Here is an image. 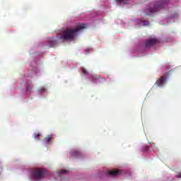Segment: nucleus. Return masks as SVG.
<instances>
[{"instance_id": "7", "label": "nucleus", "mask_w": 181, "mask_h": 181, "mask_svg": "<svg viewBox=\"0 0 181 181\" xmlns=\"http://www.w3.org/2000/svg\"><path fill=\"white\" fill-rule=\"evenodd\" d=\"M121 173V170H111L107 172L108 176H117V175H119Z\"/></svg>"}, {"instance_id": "18", "label": "nucleus", "mask_w": 181, "mask_h": 181, "mask_svg": "<svg viewBox=\"0 0 181 181\" xmlns=\"http://www.w3.org/2000/svg\"><path fill=\"white\" fill-rule=\"evenodd\" d=\"M83 74H88V71H87V70H86V69L83 70Z\"/></svg>"}, {"instance_id": "9", "label": "nucleus", "mask_w": 181, "mask_h": 181, "mask_svg": "<svg viewBox=\"0 0 181 181\" xmlns=\"http://www.w3.org/2000/svg\"><path fill=\"white\" fill-rule=\"evenodd\" d=\"M57 40H56L54 39H51L49 41V47H54L55 46H57Z\"/></svg>"}, {"instance_id": "4", "label": "nucleus", "mask_w": 181, "mask_h": 181, "mask_svg": "<svg viewBox=\"0 0 181 181\" xmlns=\"http://www.w3.org/2000/svg\"><path fill=\"white\" fill-rule=\"evenodd\" d=\"M166 80H168V77L163 76L158 80L156 81L155 84L158 87H163V85L166 84Z\"/></svg>"}, {"instance_id": "5", "label": "nucleus", "mask_w": 181, "mask_h": 181, "mask_svg": "<svg viewBox=\"0 0 181 181\" xmlns=\"http://www.w3.org/2000/svg\"><path fill=\"white\" fill-rule=\"evenodd\" d=\"M158 43V39L156 38H150L146 41L145 47H151V46H153V45H156Z\"/></svg>"}, {"instance_id": "12", "label": "nucleus", "mask_w": 181, "mask_h": 181, "mask_svg": "<svg viewBox=\"0 0 181 181\" xmlns=\"http://www.w3.org/2000/svg\"><path fill=\"white\" fill-rule=\"evenodd\" d=\"M117 2H121L122 4H124V5L128 4L129 2V0H117Z\"/></svg>"}, {"instance_id": "16", "label": "nucleus", "mask_w": 181, "mask_h": 181, "mask_svg": "<svg viewBox=\"0 0 181 181\" xmlns=\"http://www.w3.org/2000/svg\"><path fill=\"white\" fill-rule=\"evenodd\" d=\"M175 177L181 178V172L178 173L175 175Z\"/></svg>"}, {"instance_id": "11", "label": "nucleus", "mask_w": 181, "mask_h": 181, "mask_svg": "<svg viewBox=\"0 0 181 181\" xmlns=\"http://www.w3.org/2000/svg\"><path fill=\"white\" fill-rule=\"evenodd\" d=\"M139 26H149V21L141 20L139 22Z\"/></svg>"}, {"instance_id": "6", "label": "nucleus", "mask_w": 181, "mask_h": 181, "mask_svg": "<svg viewBox=\"0 0 181 181\" xmlns=\"http://www.w3.org/2000/svg\"><path fill=\"white\" fill-rule=\"evenodd\" d=\"M53 140V135H48L47 137H45L43 139L44 144L45 145H49V144L51 142V141Z\"/></svg>"}, {"instance_id": "3", "label": "nucleus", "mask_w": 181, "mask_h": 181, "mask_svg": "<svg viewBox=\"0 0 181 181\" xmlns=\"http://www.w3.org/2000/svg\"><path fill=\"white\" fill-rule=\"evenodd\" d=\"M46 170L43 168H36L33 171L32 177L35 180H42L46 177Z\"/></svg>"}, {"instance_id": "1", "label": "nucleus", "mask_w": 181, "mask_h": 181, "mask_svg": "<svg viewBox=\"0 0 181 181\" xmlns=\"http://www.w3.org/2000/svg\"><path fill=\"white\" fill-rule=\"evenodd\" d=\"M86 28H87V24L84 23L77 25L75 28H68L62 33L59 39L61 40L71 42L74 40V37L78 32H81V30Z\"/></svg>"}, {"instance_id": "2", "label": "nucleus", "mask_w": 181, "mask_h": 181, "mask_svg": "<svg viewBox=\"0 0 181 181\" xmlns=\"http://www.w3.org/2000/svg\"><path fill=\"white\" fill-rule=\"evenodd\" d=\"M168 6V0H160L158 1H156L154 6L150 8H146L144 11V13L145 15H152V13H155V12H158V11H160V9H163V8H166Z\"/></svg>"}, {"instance_id": "13", "label": "nucleus", "mask_w": 181, "mask_h": 181, "mask_svg": "<svg viewBox=\"0 0 181 181\" xmlns=\"http://www.w3.org/2000/svg\"><path fill=\"white\" fill-rule=\"evenodd\" d=\"M58 173H60L61 175H66V173H68L67 170H60Z\"/></svg>"}, {"instance_id": "15", "label": "nucleus", "mask_w": 181, "mask_h": 181, "mask_svg": "<svg viewBox=\"0 0 181 181\" xmlns=\"http://www.w3.org/2000/svg\"><path fill=\"white\" fill-rule=\"evenodd\" d=\"M39 136H40V134H37L35 135L34 138L35 139H36L37 141H39Z\"/></svg>"}, {"instance_id": "14", "label": "nucleus", "mask_w": 181, "mask_h": 181, "mask_svg": "<svg viewBox=\"0 0 181 181\" xmlns=\"http://www.w3.org/2000/svg\"><path fill=\"white\" fill-rule=\"evenodd\" d=\"M143 151H144V152H148V151H149L148 146H144V148H143Z\"/></svg>"}, {"instance_id": "10", "label": "nucleus", "mask_w": 181, "mask_h": 181, "mask_svg": "<svg viewBox=\"0 0 181 181\" xmlns=\"http://www.w3.org/2000/svg\"><path fill=\"white\" fill-rule=\"evenodd\" d=\"M101 78V76L100 75H91L90 76V80L93 81V83H95V81H98Z\"/></svg>"}, {"instance_id": "17", "label": "nucleus", "mask_w": 181, "mask_h": 181, "mask_svg": "<svg viewBox=\"0 0 181 181\" xmlns=\"http://www.w3.org/2000/svg\"><path fill=\"white\" fill-rule=\"evenodd\" d=\"M46 90V89H45V88H40V93H43Z\"/></svg>"}, {"instance_id": "8", "label": "nucleus", "mask_w": 181, "mask_h": 181, "mask_svg": "<svg viewBox=\"0 0 181 181\" xmlns=\"http://www.w3.org/2000/svg\"><path fill=\"white\" fill-rule=\"evenodd\" d=\"M33 89V85H32V83H28L25 88V90L28 93V94H30V93H32Z\"/></svg>"}]
</instances>
